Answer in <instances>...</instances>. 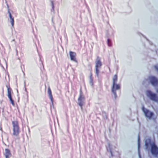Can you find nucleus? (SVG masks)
<instances>
[{
    "label": "nucleus",
    "mask_w": 158,
    "mask_h": 158,
    "mask_svg": "<svg viewBox=\"0 0 158 158\" xmlns=\"http://www.w3.org/2000/svg\"><path fill=\"white\" fill-rule=\"evenodd\" d=\"M142 109L145 116L149 118H151L154 115V114L152 112H151L145 108L144 106L142 107Z\"/></svg>",
    "instance_id": "obj_6"
},
{
    "label": "nucleus",
    "mask_w": 158,
    "mask_h": 158,
    "mask_svg": "<svg viewBox=\"0 0 158 158\" xmlns=\"http://www.w3.org/2000/svg\"><path fill=\"white\" fill-rule=\"evenodd\" d=\"M69 55L71 60L75 62H77V60L76 58V53L72 51L69 52Z\"/></svg>",
    "instance_id": "obj_10"
},
{
    "label": "nucleus",
    "mask_w": 158,
    "mask_h": 158,
    "mask_svg": "<svg viewBox=\"0 0 158 158\" xmlns=\"http://www.w3.org/2000/svg\"><path fill=\"white\" fill-rule=\"evenodd\" d=\"M151 151L152 154L157 157L158 156V148L155 143L151 145Z\"/></svg>",
    "instance_id": "obj_7"
},
{
    "label": "nucleus",
    "mask_w": 158,
    "mask_h": 158,
    "mask_svg": "<svg viewBox=\"0 0 158 158\" xmlns=\"http://www.w3.org/2000/svg\"><path fill=\"white\" fill-rule=\"evenodd\" d=\"M90 83L92 85H93V78H91L90 80Z\"/></svg>",
    "instance_id": "obj_15"
},
{
    "label": "nucleus",
    "mask_w": 158,
    "mask_h": 158,
    "mask_svg": "<svg viewBox=\"0 0 158 158\" xmlns=\"http://www.w3.org/2000/svg\"><path fill=\"white\" fill-rule=\"evenodd\" d=\"M155 68L158 71V67L156 65L155 66Z\"/></svg>",
    "instance_id": "obj_16"
},
{
    "label": "nucleus",
    "mask_w": 158,
    "mask_h": 158,
    "mask_svg": "<svg viewBox=\"0 0 158 158\" xmlns=\"http://www.w3.org/2000/svg\"><path fill=\"white\" fill-rule=\"evenodd\" d=\"M84 96L83 95L81 90V89L80 91V94L78 98V104L81 106V109H82V106L84 103Z\"/></svg>",
    "instance_id": "obj_5"
},
{
    "label": "nucleus",
    "mask_w": 158,
    "mask_h": 158,
    "mask_svg": "<svg viewBox=\"0 0 158 158\" xmlns=\"http://www.w3.org/2000/svg\"><path fill=\"white\" fill-rule=\"evenodd\" d=\"M8 12L9 14V17L11 19L10 22L11 23V25L12 27H13L14 25V18L12 17L9 10H8Z\"/></svg>",
    "instance_id": "obj_13"
},
{
    "label": "nucleus",
    "mask_w": 158,
    "mask_h": 158,
    "mask_svg": "<svg viewBox=\"0 0 158 158\" xmlns=\"http://www.w3.org/2000/svg\"><path fill=\"white\" fill-rule=\"evenodd\" d=\"M48 94L49 98H50L52 103L53 102V98L52 96L51 89L50 87H48Z\"/></svg>",
    "instance_id": "obj_12"
},
{
    "label": "nucleus",
    "mask_w": 158,
    "mask_h": 158,
    "mask_svg": "<svg viewBox=\"0 0 158 158\" xmlns=\"http://www.w3.org/2000/svg\"><path fill=\"white\" fill-rule=\"evenodd\" d=\"M107 42H108V45L109 46H111V43L110 42V40L109 39H108L107 40Z\"/></svg>",
    "instance_id": "obj_14"
},
{
    "label": "nucleus",
    "mask_w": 158,
    "mask_h": 158,
    "mask_svg": "<svg viewBox=\"0 0 158 158\" xmlns=\"http://www.w3.org/2000/svg\"><path fill=\"white\" fill-rule=\"evenodd\" d=\"M95 73L97 76H99V68H100L102 64L101 61V59L99 56H97L95 61Z\"/></svg>",
    "instance_id": "obj_3"
},
{
    "label": "nucleus",
    "mask_w": 158,
    "mask_h": 158,
    "mask_svg": "<svg viewBox=\"0 0 158 158\" xmlns=\"http://www.w3.org/2000/svg\"><path fill=\"white\" fill-rule=\"evenodd\" d=\"M90 79H91V78H92V74L91 73L90 76Z\"/></svg>",
    "instance_id": "obj_18"
},
{
    "label": "nucleus",
    "mask_w": 158,
    "mask_h": 158,
    "mask_svg": "<svg viewBox=\"0 0 158 158\" xmlns=\"http://www.w3.org/2000/svg\"><path fill=\"white\" fill-rule=\"evenodd\" d=\"M138 145L139 146V142H140V139L139 138L138 139Z\"/></svg>",
    "instance_id": "obj_17"
},
{
    "label": "nucleus",
    "mask_w": 158,
    "mask_h": 158,
    "mask_svg": "<svg viewBox=\"0 0 158 158\" xmlns=\"http://www.w3.org/2000/svg\"><path fill=\"white\" fill-rule=\"evenodd\" d=\"M156 92L157 93H158V89H156Z\"/></svg>",
    "instance_id": "obj_19"
},
{
    "label": "nucleus",
    "mask_w": 158,
    "mask_h": 158,
    "mask_svg": "<svg viewBox=\"0 0 158 158\" xmlns=\"http://www.w3.org/2000/svg\"><path fill=\"white\" fill-rule=\"evenodd\" d=\"M118 76L117 74L114 76L112 78V85L111 87V91L114 94L115 99L117 98L116 91L117 90L120 89V85L119 84H117L118 81Z\"/></svg>",
    "instance_id": "obj_1"
},
{
    "label": "nucleus",
    "mask_w": 158,
    "mask_h": 158,
    "mask_svg": "<svg viewBox=\"0 0 158 158\" xmlns=\"http://www.w3.org/2000/svg\"><path fill=\"white\" fill-rule=\"evenodd\" d=\"M6 87L7 88V91L8 93V97L10 101V102L11 104L13 106H15V103L14 100H13L11 94V92L12 91L11 89L10 88L9 86L6 85Z\"/></svg>",
    "instance_id": "obj_9"
},
{
    "label": "nucleus",
    "mask_w": 158,
    "mask_h": 158,
    "mask_svg": "<svg viewBox=\"0 0 158 158\" xmlns=\"http://www.w3.org/2000/svg\"><path fill=\"white\" fill-rule=\"evenodd\" d=\"M5 150V152L4 153V155L5 158H10L12 156L10 150L6 148Z\"/></svg>",
    "instance_id": "obj_11"
},
{
    "label": "nucleus",
    "mask_w": 158,
    "mask_h": 158,
    "mask_svg": "<svg viewBox=\"0 0 158 158\" xmlns=\"http://www.w3.org/2000/svg\"><path fill=\"white\" fill-rule=\"evenodd\" d=\"M146 94L151 99L158 102V96L156 94H153L150 91L148 90L146 92Z\"/></svg>",
    "instance_id": "obj_4"
},
{
    "label": "nucleus",
    "mask_w": 158,
    "mask_h": 158,
    "mask_svg": "<svg viewBox=\"0 0 158 158\" xmlns=\"http://www.w3.org/2000/svg\"><path fill=\"white\" fill-rule=\"evenodd\" d=\"M12 135L16 137H19L20 132V129L19 121L17 120L12 121Z\"/></svg>",
    "instance_id": "obj_2"
},
{
    "label": "nucleus",
    "mask_w": 158,
    "mask_h": 158,
    "mask_svg": "<svg viewBox=\"0 0 158 158\" xmlns=\"http://www.w3.org/2000/svg\"><path fill=\"white\" fill-rule=\"evenodd\" d=\"M150 82L153 86H157L158 85V79L154 76H150L149 77Z\"/></svg>",
    "instance_id": "obj_8"
}]
</instances>
